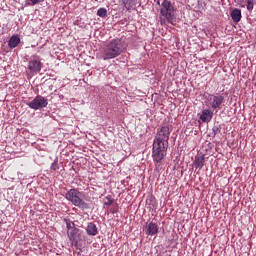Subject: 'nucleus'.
I'll use <instances>...</instances> for the list:
<instances>
[{
	"instance_id": "obj_1",
	"label": "nucleus",
	"mask_w": 256,
	"mask_h": 256,
	"mask_svg": "<svg viewBox=\"0 0 256 256\" xmlns=\"http://www.w3.org/2000/svg\"><path fill=\"white\" fill-rule=\"evenodd\" d=\"M170 128L167 126L158 129L153 142L152 157L156 165H160L166 156L167 148L169 147Z\"/></svg>"
},
{
	"instance_id": "obj_2",
	"label": "nucleus",
	"mask_w": 256,
	"mask_h": 256,
	"mask_svg": "<svg viewBox=\"0 0 256 256\" xmlns=\"http://www.w3.org/2000/svg\"><path fill=\"white\" fill-rule=\"evenodd\" d=\"M124 51L122 40H110L104 47H102L101 58L104 60L115 59L119 57Z\"/></svg>"
},
{
	"instance_id": "obj_3",
	"label": "nucleus",
	"mask_w": 256,
	"mask_h": 256,
	"mask_svg": "<svg viewBox=\"0 0 256 256\" xmlns=\"http://www.w3.org/2000/svg\"><path fill=\"white\" fill-rule=\"evenodd\" d=\"M83 193L78 191L76 188H71L67 194H65V199H67L75 207H79L82 210L89 209V204H87L81 197Z\"/></svg>"
},
{
	"instance_id": "obj_4",
	"label": "nucleus",
	"mask_w": 256,
	"mask_h": 256,
	"mask_svg": "<svg viewBox=\"0 0 256 256\" xmlns=\"http://www.w3.org/2000/svg\"><path fill=\"white\" fill-rule=\"evenodd\" d=\"M160 14L164 17L168 22H172L173 16L175 14V8L172 6L171 1L164 0L161 4Z\"/></svg>"
},
{
	"instance_id": "obj_5",
	"label": "nucleus",
	"mask_w": 256,
	"mask_h": 256,
	"mask_svg": "<svg viewBox=\"0 0 256 256\" xmlns=\"http://www.w3.org/2000/svg\"><path fill=\"white\" fill-rule=\"evenodd\" d=\"M67 234L71 242V245L77 246L79 242L86 241V236L84 235L83 230L74 229V230L67 231Z\"/></svg>"
},
{
	"instance_id": "obj_6",
	"label": "nucleus",
	"mask_w": 256,
	"mask_h": 256,
	"mask_svg": "<svg viewBox=\"0 0 256 256\" xmlns=\"http://www.w3.org/2000/svg\"><path fill=\"white\" fill-rule=\"evenodd\" d=\"M27 69L30 71V73H39L42 69L41 58H39L37 55L31 56L30 61H28Z\"/></svg>"
},
{
	"instance_id": "obj_7",
	"label": "nucleus",
	"mask_w": 256,
	"mask_h": 256,
	"mask_svg": "<svg viewBox=\"0 0 256 256\" xmlns=\"http://www.w3.org/2000/svg\"><path fill=\"white\" fill-rule=\"evenodd\" d=\"M48 100L45 99L43 96H36L30 103H28V107L33 110H39L47 107Z\"/></svg>"
},
{
	"instance_id": "obj_8",
	"label": "nucleus",
	"mask_w": 256,
	"mask_h": 256,
	"mask_svg": "<svg viewBox=\"0 0 256 256\" xmlns=\"http://www.w3.org/2000/svg\"><path fill=\"white\" fill-rule=\"evenodd\" d=\"M210 101L211 109H221V105H223L225 97L223 95H210Z\"/></svg>"
},
{
	"instance_id": "obj_9",
	"label": "nucleus",
	"mask_w": 256,
	"mask_h": 256,
	"mask_svg": "<svg viewBox=\"0 0 256 256\" xmlns=\"http://www.w3.org/2000/svg\"><path fill=\"white\" fill-rule=\"evenodd\" d=\"M212 118H213V112L209 109H205L202 111V114L199 117V120H201L204 123H208L212 121Z\"/></svg>"
},
{
	"instance_id": "obj_10",
	"label": "nucleus",
	"mask_w": 256,
	"mask_h": 256,
	"mask_svg": "<svg viewBox=\"0 0 256 256\" xmlns=\"http://www.w3.org/2000/svg\"><path fill=\"white\" fill-rule=\"evenodd\" d=\"M159 232L158 225L156 223H149L146 227V234L148 236H154Z\"/></svg>"
},
{
	"instance_id": "obj_11",
	"label": "nucleus",
	"mask_w": 256,
	"mask_h": 256,
	"mask_svg": "<svg viewBox=\"0 0 256 256\" xmlns=\"http://www.w3.org/2000/svg\"><path fill=\"white\" fill-rule=\"evenodd\" d=\"M86 233L89 236H96L98 234V228L97 225L95 223H88L87 228H86Z\"/></svg>"
},
{
	"instance_id": "obj_12",
	"label": "nucleus",
	"mask_w": 256,
	"mask_h": 256,
	"mask_svg": "<svg viewBox=\"0 0 256 256\" xmlns=\"http://www.w3.org/2000/svg\"><path fill=\"white\" fill-rule=\"evenodd\" d=\"M193 166L196 169L201 170L205 166V157L203 156H196L195 161H193Z\"/></svg>"
},
{
	"instance_id": "obj_13",
	"label": "nucleus",
	"mask_w": 256,
	"mask_h": 256,
	"mask_svg": "<svg viewBox=\"0 0 256 256\" xmlns=\"http://www.w3.org/2000/svg\"><path fill=\"white\" fill-rule=\"evenodd\" d=\"M230 17L235 23H239L242 19V11L239 9H234L232 13H230Z\"/></svg>"
},
{
	"instance_id": "obj_14",
	"label": "nucleus",
	"mask_w": 256,
	"mask_h": 256,
	"mask_svg": "<svg viewBox=\"0 0 256 256\" xmlns=\"http://www.w3.org/2000/svg\"><path fill=\"white\" fill-rule=\"evenodd\" d=\"M20 43L19 36H12L9 39L8 45L10 49H15Z\"/></svg>"
},
{
	"instance_id": "obj_15",
	"label": "nucleus",
	"mask_w": 256,
	"mask_h": 256,
	"mask_svg": "<svg viewBox=\"0 0 256 256\" xmlns=\"http://www.w3.org/2000/svg\"><path fill=\"white\" fill-rule=\"evenodd\" d=\"M122 3L126 10L133 9L135 6V0H122Z\"/></svg>"
},
{
	"instance_id": "obj_16",
	"label": "nucleus",
	"mask_w": 256,
	"mask_h": 256,
	"mask_svg": "<svg viewBox=\"0 0 256 256\" xmlns=\"http://www.w3.org/2000/svg\"><path fill=\"white\" fill-rule=\"evenodd\" d=\"M65 223L67 225V232L78 230V228L75 227L74 222H72L71 220L65 219Z\"/></svg>"
},
{
	"instance_id": "obj_17",
	"label": "nucleus",
	"mask_w": 256,
	"mask_h": 256,
	"mask_svg": "<svg viewBox=\"0 0 256 256\" xmlns=\"http://www.w3.org/2000/svg\"><path fill=\"white\" fill-rule=\"evenodd\" d=\"M96 15H98L100 18H107L108 17V10L105 8H100L97 12Z\"/></svg>"
},
{
	"instance_id": "obj_18",
	"label": "nucleus",
	"mask_w": 256,
	"mask_h": 256,
	"mask_svg": "<svg viewBox=\"0 0 256 256\" xmlns=\"http://www.w3.org/2000/svg\"><path fill=\"white\" fill-rule=\"evenodd\" d=\"M107 202L104 203V206L110 207L114 204L115 200L111 195H107L106 197Z\"/></svg>"
},
{
	"instance_id": "obj_19",
	"label": "nucleus",
	"mask_w": 256,
	"mask_h": 256,
	"mask_svg": "<svg viewBox=\"0 0 256 256\" xmlns=\"http://www.w3.org/2000/svg\"><path fill=\"white\" fill-rule=\"evenodd\" d=\"M50 170L51 171L59 170V159L58 158H55L54 163L51 164Z\"/></svg>"
},
{
	"instance_id": "obj_20",
	"label": "nucleus",
	"mask_w": 256,
	"mask_h": 256,
	"mask_svg": "<svg viewBox=\"0 0 256 256\" xmlns=\"http://www.w3.org/2000/svg\"><path fill=\"white\" fill-rule=\"evenodd\" d=\"M247 10L249 12L254 10V0H247Z\"/></svg>"
},
{
	"instance_id": "obj_21",
	"label": "nucleus",
	"mask_w": 256,
	"mask_h": 256,
	"mask_svg": "<svg viewBox=\"0 0 256 256\" xmlns=\"http://www.w3.org/2000/svg\"><path fill=\"white\" fill-rule=\"evenodd\" d=\"M112 213H117V210H113Z\"/></svg>"
}]
</instances>
